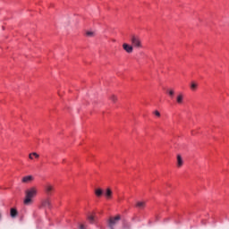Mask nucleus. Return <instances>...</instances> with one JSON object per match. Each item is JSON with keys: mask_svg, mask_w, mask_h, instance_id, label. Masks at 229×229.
Masks as SVG:
<instances>
[{"mask_svg": "<svg viewBox=\"0 0 229 229\" xmlns=\"http://www.w3.org/2000/svg\"><path fill=\"white\" fill-rule=\"evenodd\" d=\"M38 196V187L32 186L30 188V203H33Z\"/></svg>", "mask_w": 229, "mask_h": 229, "instance_id": "obj_1", "label": "nucleus"}, {"mask_svg": "<svg viewBox=\"0 0 229 229\" xmlns=\"http://www.w3.org/2000/svg\"><path fill=\"white\" fill-rule=\"evenodd\" d=\"M131 42L132 44V47H136L137 49H140V47H142V42L139 36H131Z\"/></svg>", "mask_w": 229, "mask_h": 229, "instance_id": "obj_2", "label": "nucleus"}, {"mask_svg": "<svg viewBox=\"0 0 229 229\" xmlns=\"http://www.w3.org/2000/svg\"><path fill=\"white\" fill-rule=\"evenodd\" d=\"M119 221H121V216H116L114 217H110L108 220V226L110 229H114V226H115V225H117V223H119Z\"/></svg>", "mask_w": 229, "mask_h": 229, "instance_id": "obj_3", "label": "nucleus"}, {"mask_svg": "<svg viewBox=\"0 0 229 229\" xmlns=\"http://www.w3.org/2000/svg\"><path fill=\"white\" fill-rule=\"evenodd\" d=\"M41 207L43 208H51V199L47 198L41 201Z\"/></svg>", "mask_w": 229, "mask_h": 229, "instance_id": "obj_4", "label": "nucleus"}, {"mask_svg": "<svg viewBox=\"0 0 229 229\" xmlns=\"http://www.w3.org/2000/svg\"><path fill=\"white\" fill-rule=\"evenodd\" d=\"M123 47L124 51H126V53H129V54L133 53V46H131L127 43H123Z\"/></svg>", "mask_w": 229, "mask_h": 229, "instance_id": "obj_5", "label": "nucleus"}, {"mask_svg": "<svg viewBox=\"0 0 229 229\" xmlns=\"http://www.w3.org/2000/svg\"><path fill=\"white\" fill-rule=\"evenodd\" d=\"M55 191V187L51 184H47L45 186V192L47 194V196H51V192Z\"/></svg>", "mask_w": 229, "mask_h": 229, "instance_id": "obj_6", "label": "nucleus"}, {"mask_svg": "<svg viewBox=\"0 0 229 229\" xmlns=\"http://www.w3.org/2000/svg\"><path fill=\"white\" fill-rule=\"evenodd\" d=\"M175 101H176L177 105H182L183 104V94L179 93L175 98Z\"/></svg>", "mask_w": 229, "mask_h": 229, "instance_id": "obj_7", "label": "nucleus"}, {"mask_svg": "<svg viewBox=\"0 0 229 229\" xmlns=\"http://www.w3.org/2000/svg\"><path fill=\"white\" fill-rule=\"evenodd\" d=\"M183 165V159L181 155H177V167H182Z\"/></svg>", "mask_w": 229, "mask_h": 229, "instance_id": "obj_8", "label": "nucleus"}, {"mask_svg": "<svg viewBox=\"0 0 229 229\" xmlns=\"http://www.w3.org/2000/svg\"><path fill=\"white\" fill-rule=\"evenodd\" d=\"M18 214L19 212L17 211L16 208H11V211H10L11 217L15 218V216H18Z\"/></svg>", "mask_w": 229, "mask_h": 229, "instance_id": "obj_9", "label": "nucleus"}, {"mask_svg": "<svg viewBox=\"0 0 229 229\" xmlns=\"http://www.w3.org/2000/svg\"><path fill=\"white\" fill-rule=\"evenodd\" d=\"M24 205H30V191H26V198L23 200Z\"/></svg>", "mask_w": 229, "mask_h": 229, "instance_id": "obj_10", "label": "nucleus"}, {"mask_svg": "<svg viewBox=\"0 0 229 229\" xmlns=\"http://www.w3.org/2000/svg\"><path fill=\"white\" fill-rule=\"evenodd\" d=\"M105 194L106 198L107 199H110L112 198V190H110V188H107Z\"/></svg>", "mask_w": 229, "mask_h": 229, "instance_id": "obj_11", "label": "nucleus"}, {"mask_svg": "<svg viewBox=\"0 0 229 229\" xmlns=\"http://www.w3.org/2000/svg\"><path fill=\"white\" fill-rule=\"evenodd\" d=\"M95 194L98 198H101V196H103V190L99 188L95 190Z\"/></svg>", "mask_w": 229, "mask_h": 229, "instance_id": "obj_12", "label": "nucleus"}, {"mask_svg": "<svg viewBox=\"0 0 229 229\" xmlns=\"http://www.w3.org/2000/svg\"><path fill=\"white\" fill-rule=\"evenodd\" d=\"M191 89L193 92H196V90H198V83H196V82H191Z\"/></svg>", "mask_w": 229, "mask_h": 229, "instance_id": "obj_13", "label": "nucleus"}, {"mask_svg": "<svg viewBox=\"0 0 229 229\" xmlns=\"http://www.w3.org/2000/svg\"><path fill=\"white\" fill-rule=\"evenodd\" d=\"M96 35V33L92 30H88L86 31V37H89V38H92Z\"/></svg>", "mask_w": 229, "mask_h": 229, "instance_id": "obj_14", "label": "nucleus"}, {"mask_svg": "<svg viewBox=\"0 0 229 229\" xmlns=\"http://www.w3.org/2000/svg\"><path fill=\"white\" fill-rule=\"evenodd\" d=\"M136 207H138V208H144V207H146V202H138Z\"/></svg>", "mask_w": 229, "mask_h": 229, "instance_id": "obj_15", "label": "nucleus"}, {"mask_svg": "<svg viewBox=\"0 0 229 229\" xmlns=\"http://www.w3.org/2000/svg\"><path fill=\"white\" fill-rule=\"evenodd\" d=\"M168 95L170 96V98H174V89H169Z\"/></svg>", "mask_w": 229, "mask_h": 229, "instance_id": "obj_16", "label": "nucleus"}, {"mask_svg": "<svg viewBox=\"0 0 229 229\" xmlns=\"http://www.w3.org/2000/svg\"><path fill=\"white\" fill-rule=\"evenodd\" d=\"M110 99L113 101V103H115L117 101V97H115V95H112Z\"/></svg>", "mask_w": 229, "mask_h": 229, "instance_id": "obj_17", "label": "nucleus"}, {"mask_svg": "<svg viewBox=\"0 0 229 229\" xmlns=\"http://www.w3.org/2000/svg\"><path fill=\"white\" fill-rule=\"evenodd\" d=\"M22 182H23V183H26V182H30V175L25 176V177L22 179Z\"/></svg>", "mask_w": 229, "mask_h": 229, "instance_id": "obj_18", "label": "nucleus"}, {"mask_svg": "<svg viewBox=\"0 0 229 229\" xmlns=\"http://www.w3.org/2000/svg\"><path fill=\"white\" fill-rule=\"evenodd\" d=\"M30 155H32V157H34V158H39V155L37 152H33Z\"/></svg>", "mask_w": 229, "mask_h": 229, "instance_id": "obj_19", "label": "nucleus"}, {"mask_svg": "<svg viewBox=\"0 0 229 229\" xmlns=\"http://www.w3.org/2000/svg\"><path fill=\"white\" fill-rule=\"evenodd\" d=\"M88 219H89V223H94V216H89L88 217Z\"/></svg>", "mask_w": 229, "mask_h": 229, "instance_id": "obj_20", "label": "nucleus"}, {"mask_svg": "<svg viewBox=\"0 0 229 229\" xmlns=\"http://www.w3.org/2000/svg\"><path fill=\"white\" fill-rule=\"evenodd\" d=\"M154 114L157 115V117H160V112L155 111Z\"/></svg>", "mask_w": 229, "mask_h": 229, "instance_id": "obj_21", "label": "nucleus"}, {"mask_svg": "<svg viewBox=\"0 0 229 229\" xmlns=\"http://www.w3.org/2000/svg\"><path fill=\"white\" fill-rule=\"evenodd\" d=\"M33 180H35V178L33 176L30 175V181L31 182Z\"/></svg>", "mask_w": 229, "mask_h": 229, "instance_id": "obj_22", "label": "nucleus"}, {"mask_svg": "<svg viewBox=\"0 0 229 229\" xmlns=\"http://www.w3.org/2000/svg\"><path fill=\"white\" fill-rule=\"evenodd\" d=\"M30 160H33V155L30 154Z\"/></svg>", "mask_w": 229, "mask_h": 229, "instance_id": "obj_23", "label": "nucleus"}, {"mask_svg": "<svg viewBox=\"0 0 229 229\" xmlns=\"http://www.w3.org/2000/svg\"><path fill=\"white\" fill-rule=\"evenodd\" d=\"M80 228H81V229H85V225H81Z\"/></svg>", "mask_w": 229, "mask_h": 229, "instance_id": "obj_24", "label": "nucleus"}, {"mask_svg": "<svg viewBox=\"0 0 229 229\" xmlns=\"http://www.w3.org/2000/svg\"><path fill=\"white\" fill-rule=\"evenodd\" d=\"M132 221H135V217L132 218Z\"/></svg>", "mask_w": 229, "mask_h": 229, "instance_id": "obj_25", "label": "nucleus"}, {"mask_svg": "<svg viewBox=\"0 0 229 229\" xmlns=\"http://www.w3.org/2000/svg\"><path fill=\"white\" fill-rule=\"evenodd\" d=\"M0 219H1V214H0Z\"/></svg>", "mask_w": 229, "mask_h": 229, "instance_id": "obj_26", "label": "nucleus"}]
</instances>
